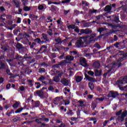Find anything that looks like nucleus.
<instances>
[{"mask_svg": "<svg viewBox=\"0 0 127 127\" xmlns=\"http://www.w3.org/2000/svg\"><path fill=\"white\" fill-rule=\"evenodd\" d=\"M92 41H96V40H95V36H94L80 38L75 43V46L76 47H77V48H81L84 47V43H91Z\"/></svg>", "mask_w": 127, "mask_h": 127, "instance_id": "f257e3e1", "label": "nucleus"}, {"mask_svg": "<svg viewBox=\"0 0 127 127\" xmlns=\"http://www.w3.org/2000/svg\"><path fill=\"white\" fill-rule=\"evenodd\" d=\"M46 89V88H43L41 90L37 91L34 92L35 96H38L40 98H45V97H48V94L47 93H45L43 92V90Z\"/></svg>", "mask_w": 127, "mask_h": 127, "instance_id": "f03ea898", "label": "nucleus"}, {"mask_svg": "<svg viewBox=\"0 0 127 127\" xmlns=\"http://www.w3.org/2000/svg\"><path fill=\"white\" fill-rule=\"evenodd\" d=\"M116 66V64H110L108 65L106 67L107 69H108L107 70V71H106V73H104L103 76L104 77H106V76L108 75L109 76H111V74H109V73H113V71H114V68Z\"/></svg>", "mask_w": 127, "mask_h": 127, "instance_id": "7ed1b4c3", "label": "nucleus"}, {"mask_svg": "<svg viewBox=\"0 0 127 127\" xmlns=\"http://www.w3.org/2000/svg\"><path fill=\"white\" fill-rule=\"evenodd\" d=\"M55 40L56 42L58 43H56V44L55 45V48L52 49V51H53V52L59 51V49H60V48H59V46L58 45H60V43H61V39H60V38L56 39Z\"/></svg>", "mask_w": 127, "mask_h": 127, "instance_id": "20e7f679", "label": "nucleus"}, {"mask_svg": "<svg viewBox=\"0 0 127 127\" xmlns=\"http://www.w3.org/2000/svg\"><path fill=\"white\" fill-rule=\"evenodd\" d=\"M127 116V111H124L121 116L118 117L117 120H116L117 124H118V122H123L124 119H125V117Z\"/></svg>", "mask_w": 127, "mask_h": 127, "instance_id": "39448f33", "label": "nucleus"}, {"mask_svg": "<svg viewBox=\"0 0 127 127\" xmlns=\"http://www.w3.org/2000/svg\"><path fill=\"white\" fill-rule=\"evenodd\" d=\"M63 100V98H62V97H58L55 99L54 103L55 105H59V106H61V105H62Z\"/></svg>", "mask_w": 127, "mask_h": 127, "instance_id": "423d86ee", "label": "nucleus"}, {"mask_svg": "<svg viewBox=\"0 0 127 127\" xmlns=\"http://www.w3.org/2000/svg\"><path fill=\"white\" fill-rule=\"evenodd\" d=\"M127 83V77L125 76L124 77H121L120 79L118 81V86H121V85H124V84Z\"/></svg>", "mask_w": 127, "mask_h": 127, "instance_id": "0eeeda50", "label": "nucleus"}, {"mask_svg": "<svg viewBox=\"0 0 127 127\" xmlns=\"http://www.w3.org/2000/svg\"><path fill=\"white\" fill-rule=\"evenodd\" d=\"M118 96H119L118 92L110 91L108 94V97H109V98H116V97H118Z\"/></svg>", "mask_w": 127, "mask_h": 127, "instance_id": "6e6552de", "label": "nucleus"}, {"mask_svg": "<svg viewBox=\"0 0 127 127\" xmlns=\"http://www.w3.org/2000/svg\"><path fill=\"white\" fill-rule=\"evenodd\" d=\"M80 64L83 67H88V64H87V62L86 61V59L84 58H81L79 60Z\"/></svg>", "mask_w": 127, "mask_h": 127, "instance_id": "1a4fd4ad", "label": "nucleus"}, {"mask_svg": "<svg viewBox=\"0 0 127 127\" xmlns=\"http://www.w3.org/2000/svg\"><path fill=\"white\" fill-rule=\"evenodd\" d=\"M80 32L82 33H84L85 34H90L92 33V30L90 29H86L85 30L82 29L81 30Z\"/></svg>", "mask_w": 127, "mask_h": 127, "instance_id": "9d476101", "label": "nucleus"}, {"mask_svg": "<svg viewBox=\"0 0 127 127\" xmlns=\"http://www.w3.org/2000/svg\"><path fill=\"white\" fill-rule=\"evenodd\" d=\"M42 40L43 42H47V41H49V39L47 37V35L46 34H42Z\"/></svg>", "mask_w": 127, "mask_h": 127, "instance_id": "9b49d317", "label": "nucleus"}, {"mask_svg": "<svg viewBox=\"0 0 127 127\" xmlns=\"http://www.w3.org/2000/svg\"><path fill=\"white\" fill-rule=\"evenodd\" d=\"M61 83L64 86H68L69 85V81L66 79H63L61 81Z\"/></svg>", "mask_w": 127, "mask_h": 127, "instance_id": "f8f14e48", "label": "nucleus"}, {"mask_svg": "<svg viewBox=\"0 0 127 127\" xmlns=\"http://www.w3.org/2000/svg\"><path fill=\"white\" fill-rule=\"evenodd\" d=\"M116 120H117V118L115 117H112L109 120L104 121V123H103L104 127H106V126H107V124H108V123H109V122H111V121L113 120L116 121Z\"/></svg>", "mask_w": 127, "mask_h": 127, "instance_id": "ddd939ff", "label": "nucleus"}, {"mask_svg": "<svg viewBox=\"0 0 127 127\" xmlns=\"http://www.w3.org/2000/svg\"><path fill=\"white\" fill-rule=\"evenodd\" d=\"M82 79H83L82 78V76H80L78 75L75 76V81L76 82H77V83L81 82V81H82Z\"/></svg>", "mask_w": 127, "mask_h": 127, "instance_id": "4468645a", "label": "nucleus"}, {"mask_svg": "<svg viewBox=\"0 0 127 127\" xmlns=\"http://www.w3.org/2000/svg\"><path fill=\"white\" fill-rule=\"evenodd\" d=\"M104 10L105 11H108V12H110V11H111V10H112V6H111L110 5H107L106 6Z\"/></svg>", "mask_w": 127, "mask_h": 127, "instance_id": "2eb2a0df", "label": "nucleus"}, {"mask_svg": "<svg viewBox=\"0 0 127 127\" xmlns=\"http://www.w3.org/2000/svg\"><path fill=\"white\" fill-rule=\"evenodd\" d=\"M63 65H64V63L61 62L59 64L54 65L53 67L54 68H60V67H62Z\"/></svg>", "mask_w": 127, "mask_h": 127, "instance_id": "dca6fc26", "label": "nucleus"}, {"mask_svg": "<svg viewBox=\"0 0 127 127\" xmlns=\"http://www.w3.org/2000/svg\"><path fill=\"white\" fill-rule=\"evenodd\" d=\"M17 59H18V60L20 62H18V64L21 65L20 63L22 64V60H23V58L19 56H17Z\"/></svg>", "mask_w": 127, "mask_h": 127, "instance_id": "f3484780", "label": "nucleus"}, {"mask_svg": "<svg viewBox=\"0 0 127 127\" xmlns=\"http://www.w3.org/2000/svg\"><path fill=\"white\" fill-rule=\"evenodd\" d=\"M13 1L16 7H19V6H20V3L19 2V1H16V0H13Z\"/></svg>", "mask_w": 127, "mask_h": 127, "instance_id": "a211bd4d", "label": "nucleus"}, {"mask_svg": "<svg viewBox=\"0 0 127 127\" xmlns=\"http://www.w3.org/2000/svg\"><path fill=\"white\" fill-rule=\"evenodd\" d=\"M85 78H86V79H87V80H88V81H90L91 82H94L95 81V79H94V78L91 77L87 74L85 75Z\"/></svg>", "mask_w": 127, "mask_h": 127, "instance_id": "6ab92c4d", "label": "nucleus"}, {"mask_svg": "<svg viewBox=\"0 0 127 127\" xmlns=\"http://www.w3.org/2000/svg\"><path fill=\"white\" fill-rule=\"evenodd\" d=\"M100 66H101V64H100V62H95L94 63V67H95V68H100Z\"/></svg>", "mask_w": 127, "mask_h": 127, "instance_id": "aec40b11", "label": "nucleus"}, {"mask_svg": "<svg viewBox=\"0 0 127 127\" xmlns=\"http://www.w3.org/2000/svg\"><path fill=\"white\" fill-rule=\"evenodd\" d=\"M88 85L91 91H93V90H94V89L95 88V86L94 85V84L92 82L89 83Z\"/></svg>", "mask_w": 127, "mask_h": 127, "instance_id": "412c9836", "label": "nucleus"}, {"mask_svg": "<svg viewBox=\"0 0 127 127\" xmlns=\"http://www.w3.org/2000/svg\"><path fill=\"white\" fill-rule=\"evenodd\" d=\"M95 73L96 76H101L102 75V70H96Z\"/></svg>", "mask_w": 127, "mask_h": 127, "instance_id": "4be33fe9", "label": "nucleus"}, {"mask_svg": "<svg viewBox=\"0 0 127 127\" xmlns=\"http://www.w3.org/2000/svg\"><path fill=\"white\" fill-rule=\"evenodd\" d=\"M66 60H68V61H73V60H74V57L71 56H67L66 57Z\"/></svg>", "mask_w": 127, "mask_h": 127, "instance_id": "5701e85b", "label": "nucleus"}, {"mask_svg": "<svg viewBox=\"0 0 127 127\" xmlns=\"http://www.w3.org/2000/svg\"><path fill=\"white\" fill-rule=\"evenodd\" d=\"M119 89L121 91H125V92H127V85L124 87L121 86V85H119Z\"/></svg>", "mask_w": 127, "mask_h": 127, "instance_id": "b1692460", "label": "nucleus"}, {"mask_svg": "<svg viewBox=\"0 0 127 127\" xmlns=\"http://www.w3.org/2000/svg\"><path fill=\"white\" fill-rule=\"evenodd\" d=\"M62 75H63V72H62V71H56V76H57V77H59H59H61Z\"/></svg>", "mask_w": 127, "mask_h": 127, "instance_id": "393cba45", "label": "nucleus"}, {"mask_svg": "<svg viewBox=\"0 0 127 127\" xmlns=\"http://www.w3.org/2000/svg\"><path fill=\"white\" fill-rule=\"evenodd\" d=\"M53 81L54 82H56L57 83H58V82L60 81V79H59V77L58 76H57V75H56V76H55L53 78Z\"/></svg>", "mask_w": 127, "mask_h": 127, "instance_id": "a878e982", "label": "nucleus"}, {"mask_svg": "<svg viewBox=\"0 0 127 127\" xmlns=\"http://www.w3.org/2000/svg\"><path fill=\"white\" fill-rule=\"evenodd\" d=\"M29 17L32 19H35V18H38V17L37 16H35V15L34 14H30L29 15Z\"/></svg>", "mask_w": 127, "mask_h": 127, "instance_id": "bb28decb", "label": "nucleus"}, {"mask_svg": "<svg viewBox=\"0 0 127 127\" xmlns=\"http://www.w3.org/2000/svg\"><path fill=\"white\" fill-rule=\"evenodd\" d=\"M67 28L68 29H74L76 28V26H75L74 25H70L67 27Z\"/></svg>", "mask_w": 127, "mask_h": 127, "instance_id": "cd10ccee", "label": "nucleus"}, {"mask_svg": "<svg viewBox=\"0 0 127 127\" xmlns=\"http://www.w3.org/2000/svg\"><path fill=\"white\" fill-rule=\"evenodd\" d=\"M18 106H19V103L16 102L15 103V104H13V108H14V109H17Z\"/></svg>", "mask_w": 127, "mask_h": 127, "instance_id": "c85d7f7f", "label": "nucleus"}, {"mask_svg": "<svg viewBox=\"0 0 127 127\" xmlns=\"http://www.w3.org/2000/svg\"><path fill=\"white\" fill-rule=\"evenodd\" d=\"M31 8L30 7H27V6H24L23 7V9L24 10H25V11H29Z\"/></svg>", "mask_w": 127, "mask_h": 127, "instance_id": "c756f323", "label": "nucleus"}, {"mask_svg": "<svg viewBox=\"0 0 127 127\" xmlns=\"http://www.w3.org/2000/svg\"><path fill=\"white\" fill-rule=\"evenodd\" d=\"M35 85L36 86V89H39V88H40L41 84H40V83H39V82H36L35 83Z\"/></svg>", "mask_w": 127, "mask_h": 127, "instance_id": "7c9ffc66", "label": "nucleus"}, {"mask_svg": "<svg viewBox=\"0 0 127 127\" xmlns=\"http://www.w3.org/2000/svg\"><path fill=\"white\" fill-rule=\"evenodd\" d=\"M47 33L49 34V35H50V36L53 35V32L52 31V29H49L47 31Z\"/></svg>", "mask_w": 127, "mask_h": 127, "instance_id": "2f4dec72", "label": "nucleus"}, {"mask_svg": "<svg viewBox=\"0 0 127 127\" xmlns=\"http://www.w3.org/2000/svg\"><path fill=\"white\" fill-rule=\"evenodd\" d=\"M38 9L39 10H43V9H44V6L42 5H39L38 6Z\"/></svg>", "mask_w": 127, "mask_h": 127, "instance_id": "473e14b6", "label": "nucleus"}, {"mask_svg": "<svg viewBox=\"0 0 127 127\" xmlns=\"http://www.w3.org/2000/svg\"><path fill=\"white\" fill-rule=\"evenodd\" d=\"M67 115H68V116H69V117H72V116H73V115H74V113L72 112V111L69 110L67 113Z\"/></svg>", "mask_w": 127, "mask_h": 127, "instance_id": "72a5a7b5", "label": "nucleus"}, {"mask_svg": "<svg viewBox=\"0 0 127 127\" xmlns=\"http://www.w3.org/2000/svg\"><path fill=\"white\" fill-rule=\"evenodd\" d=\"M22 110H23V108L21 107L20 109H18L15 112V114H19V113H20V112H21V111H22Z\"/></svg>", "mask_w": 127, "mask_h": 127, "instance_id": "f704fd0d", "label": "nucleus"}, {"mask_svg": "<svg viewBox=\"0 0 127 127\" xmlns=\"http://www.w3.org/2000/svg\"><path fill=\"white\" fill-rule=\"evenodd\" d=\"M40 51H42L43 52H44V51H46V46H43L40 50Z\"/></svg>", "mask_w": 127, "mask_h": 127, "instance_id": "c9c22d12", "label": "nucleus"}, {"mask_svg": "<svg viewBox=\"0 0 127 127\" xmlns=\"http://www.w3.org/2000/svg\"><path fill=\"white\" fill-rule=\"evenodd\" d=\"M105 98L102 97V98H97L96 99V102H98L99 101V102H103L104 101Z\"/></svg>", "mask_w": 127, "mask_h": 127, "instance_id": "e433bc0d", "label": "nucleus"}, {"mask_svg": "<svg viewBox=\"0 0 127 127\" xmlns=\"http://www.w3.org/2000/svg\"><path fill=\"white\" fill-rule=\"evenodd\" d=\"M82 4L83 5H85L86 6H88L89 5V3L84 0L82 1Z\"/></svg>", "mask_w": 127, "mask_h": 127, "instance_id": "4c0bfd02", "label": "nucleus"}, {"mask_svg": "<svg viewBox=\"0 0 127 127\" xmlns=\"http://www.w3.org/2000/svg\"><path fill=\"white\" fill-rule=\"evenodd\" d=\"M42 118H39L35 120V122L36 123H38V124H41V122L42 121Z\"/></svg>", "mask_w": 127, "mask_h": 127, "instance_id": "58836bf2", "label": "nucleus"}, {"mask_svg": "<svg viewBox=\"0 0 127 127\" xmlns=\"http://www.w3.org/2000/svg\"><path fill=\"white\" fill-rule=\"evenodd\" d=\"M44 80H45V77L42 76H41L39 78V81H41V82H43V81H44Z\"/></svg>", "mask_w": 127, "mask_h": 127, "instance_id": "ea45409f", "label": "nucleus"}, {"mask_svg": "<svg viewBox=\"0 0 127 127\" xmlns=\"http://www.w3.org/2000/svg\"><path fill=\"white\" fill-rule=\"evenodd\" d=\"M105 30V29H104L103 28H99L97 31H98V32H100V33H102V32H103V31H104Z\"/></svg>", "mask_w": 127, "mask_h": 127, "instance_id": "a19ab883", "label": "nucleus"}, {"mask_svg": "<svg viewBox=\"0 0 127 127\" xmlns=\"http://www.w3.org/2000/svg\"><path fill=\"white\" fill-rule=\"evenodd\" d=\"M70 54L71 56H74V55H77L78 53L76 51L70 52Z\"/></svg>", "mask_w": 127, "mask_h": 127, "instance_id": "79ce46f5", "label": "nucleus"}, {"mask_svg": "<svg viewBox=\"0 0 127 127\" xmlns=\"http://www.w3.org/2000/svg\"><path fill=\"white\" fill-rule=\"evenodd\" d=\"M39 73H44L45 72V69L43 68H41L39 69Z\"/></svg>", "mask_w": 127, "mask_h": 127, "instance_id": "37998d69", "label": "nucleus"}, {"mask_svg": "<svg viewBox=\"0 0 127 127\" xmlns=\"http://www.w3.org/2000/svg\"><path fill=\"white\" fill-rule=\"evenodd\" d=\"M41 66L42 67H48V65L46 64L45 63H43L41 64Z\"/></svg>", "mask_w": 127, "mask_h": 127, "instance_id": "c03bdc74", "label": "nucleus"}, {"mask_svg": "<svg viewBox=\"0 0 127 127\" xmlns=\"http://www.w3.org/2000/svg\"><path fill=\"white\" fill-rule=\"evenodd\" d=\"M29 45H31L30 48H33V47H34L35 45H36V44L34 42L32 44H31V43H29Z\"/></svg>", "mask_w": 127, "mask_h": 127, "instance_id": "a18cd8bd", "label": "nucleus"}, {"mask_svg": "<svg viewBox=\"0 0 127 127\" xmlns=\"http://www.w3.org/2000/svg\"><path fill=\"white\" fill-rule=\"evenodd\" d=\"M39 105H40V102L39 101H36L35 102V105L34 106V107H39Z\"/></svg>", "mask_w": 127, "mask_h": 127, "instance_id": "49530a36", "label": "nucleus"}, {"mask_svg": "<svg viewBox=\"0 0 127 127\" xmlns=\"http://www.w3.org/2000/svg\"><path fill=\"white\" fill-rule=\"evenodd\" d=\"M48 90L49 91H51V92H53V91L54 90V87L53 86H50L48 88Z\"/></svg>", "mask_w": 127, "mask_h": 127, "instance_id": "de8ad7c7", "label": "nucleus"}, {"mask_svg": "<svg viewBox=\"0 0 127 127\" xmlns=\"http://www.w3.org/2000/svg\"><path fill=\"white\" fill-rule=\"evenodd\" d=\"M89 13H95L97 12V10H96V9L89 10Z\"/></svg>", "mask_w": 127, "mask_h": 127, "instance_id": "09e8293b", "label": "nucleus"}, {"mask_svg": "<svg viewBox=\"0 0 127 127\" xmlns=\"http://www.w3.org/2000/svg\"><path fill=\"white\" fill-rule=\"evenodd\" d=\"M4 68V64L0 63V69H3Z\"/></svg>", "mask_w": 127, "mask_h": 127, "instance_id": "8fccbe9b", "label": "nucleus"}, {"mask_svg": "<svg viewBox=\"0 0 127 127\" xmlns=\"http://www.w3.org/2000/svg\"><path fill=\"white\" fill-rule=\"evenodd\" d=\"M71 0H65L64 1H62V3H68V2H70Z\"/></svg>", "mask_w": 127, "mask_h": 127, "instance_id": "3c124183", "label": "nucleus"}, {"mask_svg": "<svg viewBox=\"0 0 127 127\" xmlns=\"http://www.w3.org/2000/svg\"><path fill=\"white\" fill-rule=\"evenodd\" d=\"M88 74H89V75H90V76H93L94 75V72L92 71H89L88 72Z\"/></svg>", "mask_w": 127, "mask_h": 127, "instance_id": "603ef678", "label": "nucleus"}, {"mask_svg": "<svg viewBox=\"0 0 127 127\" xmlns=\"http://www.w3.org/2000/svg\"><path fill=\"white\" fill-rule=\"evenodd\" d=\"M35 42H37V43H41V40L39 38L36 39L35 40Z\"/></svg>", "mask_w": 127, "mask_h": 127, "instance_id": "864d4df0", "label": "nucleus"}, {"mask_svg": "<svg viewBox=\"0 0 127 127\" xmlns=\"http://www.w3.org/2000/svg\"><path fill=\"white\" fill-rule=\"evenodd\" d=\"M58 24L59 25H61V24L62 23V21H61V18H60V19H59L57 21Z\"/></svg>", "mask_w": 127, "mask_h": 127, "instance_id": "5fc2aeb1", "label": "nucleus"}, {"mask_svg": "<svg viewBox=\"0 0 127 127\" xmlns=\"http://www.w3.org/2000/svg\"><path fill=\"white\" fill-rule=\"evenodd\" d=\"M94 47H95L96 48L100 49L101 47H100V45L98 44H95L94 45Z\"/></svg>", "mask_w": 127, "mask_h": 127, "instance_id": "6e6d98bb", "label": "nucleus"}, {"mask_svg": "<svg viewBox=\"0 0 127 127\" xmlns=\"http://www.w3.org/2000/svg\"><path fill=\"white\" fill-rule=\"evenodd\" d=\"M21 1L23 4V5H26L27 4V2L25 0H21Z\"/></svg>", "mask_w": 127, "mask_h": 127, "instance_id": "4d7b16f0", "label": "nucleus"}, {"mask_svg": "<svg viewBox=\"0 0 127 127\" xmlns=\"http://www.w3.org/2000/svg\"><path fill=\"white\" fill-rule=\"evenodd\" d=\"M79 108H81V109H85V107H86V105L82 104V105H79Z\"/></svg>", "mask_w": 127, "mask_h": 127, "instance_id": "13d9d810", "label": "nucleus"}, {"mask_svg": "<svg viewBox=\"0 0 127 127\" xmlns=\"http://www.w3.org/2000/svg\"><path fill=\"white\" fill-rule=\"evenodd\" d=\"M64 58H65V56L64 55V54L59 57L60 59H64Z\"/></svg>", "mask_w": 127, "mask_h": 127, "instance_id": "bf43d9fd", "label": "nucleus"}, {"mask_svg": "<svg viewBox=\"0 0 127 127\" xmlns=\"http://www.w3.org/2000/svg\"><path fill=\"white\" fill-rule=\"evenodd\" d=\"M101 17H103V15H100L96 16L97 20H99V19H101Z\"/></svg>", "mask_w": 127, "mask_h": 127, "instance_id": "052dcab7", "label": "nucleus"}, {"mask_svg": "<svg viewBox=\"0 0 127 127\" xmlns=\"http://www.w3.org/2000/svg\"><path fill=\"white\" fill-rule=\"evenodd\" d=\"M49 84H50V85H53V80H52V79H49Z\"/></svg>", "mask_w": 127, "mask_h": 127, "instance_id": "680f3d73", "label": "nucleus"}, {"mask_svg": "<svg viewBox=\"0 0 127 127\" xmlns=\"http://www.w3.org/2000/svg\"><path fill=\"white\" fill-rule=\"evenodd\" d=\"M106 4H107V3L104 2H102L100 4V6H101L102 7H103V6H104V5H106Z\"/></svg>", "mask_w": 127, "mask_h": 127, "instance_id": "e2e57ef3", "label": "nucleus"}, {"mask_svg": "<svg viewBox=\"0 0 127 127\" xmlns=\"http://www.w3.org/2000/svg\"><path fill=\"white\" fill-rule=\"evenodd\" d=\"M69 11H70L69 10H64V14H67Z\"/></svg>", "mask_w": 127, "mask_h": 127, "instance_id": "0e129e2a", "label": "nucleus"}, {"mask_svg": "<svg viewBox=\"0 0 127 127\" xmlns=\"http://www.w3.org/2000/svg\"><path fill=\"white\" fill-rule=\"evenodd\" d=\"M21 22V18H18V19L17 20V23H20Z\"/></svg>", "mask_w": 127, "mask_h": 127, "instance_id": "69168bd1", "label": "nucleus"}, {"mask_svg": "<svg viewBox=\"0 0 127 127\" xmlns=\"http://www.w3.org/2000/svg\"><path fill=\"white\" fill-rule=\"evenodd\" d=\"M16 46H17V48H21V47H22L21 44H20L19 43L17 44Z\"/></svg>", "mask_w": 127, "mask_h": 127, "instance_id": "338daca9", "label": "nucleus"}, {"mask_svg": "<svg viewBox=\"0 0 127 127\" xmlns=\"http://www.w3.org/2000/svg\"><path fill=\"white\" fill-rule=\"evenodd\" d=\"M64 90L65 92H67L68 93H69V92H70V89L67 88L66 87L64 88Z\"/></svg>", "mask_w": 127, "mask_h": 127, "instance_id": "774afa93", "label": "nucleus"}]
</instances>
